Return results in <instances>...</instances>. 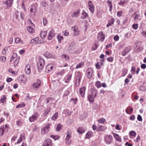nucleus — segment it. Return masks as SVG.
<instances>
[{
  "mask_svg": "<svg viewBox=\"0 0 146 146\" xmlns=\"http://www.w3.org/2000/svg\"><path fill=\"white\" fill-rule=\"evenodd\" d=\"M67 49L70 53L73 54L77 53L78 52L77 48H76L75 43L72 42L69 44L68 46L67 47Z\"/></svg>",
  "mask_w": 146,
  "mask_h": 146,
  "instance_id": "f257e3e1",
  "label": "nucleus"
},
{
  "mask_svg": "<svg viewBox=\"0 0 146 146\" xmlns=\"http://www.w3.org/2000/svg\"><path fill=\"white\" fill-rule=\"evenodd\" d=\"M44 63L45 62L43 58L40 57L38 58V61L37 63V68L39 71L43 68Z\"/></svg>",
  "mask_w": 146,
  "mask_h": 146,
  "instance_id": "f03ea898",
  "label": "nucleus"
},
{
  "mask_svg": "<svg viewBox=\"0 0 146 146\" xmlns=\"http://www.w3.org/2000/svg\"><path fill=\"white\" fill-rule=\"evenodd\" d=\"M41 83L40 80L37 79L36 81L32 85L33 88L35 90H38L40 87Z\"/></svg>",
  "mask_w": 146,
  "mask_h": 146,
  "instance_id": "7ed1b4c3",
  "label": "nucleus"
},
{
  "mask_svg": "<svg viewBox=\"0 0 146 146\" xmlns=\"http://www.w3.org/2000/svg\"><path fill=\"white\" fill-rule=\"evenodd\" d=\"M50 125V123H48L45 125V127L42 128L41 130L42 134H44L47 133L49 131Z\"/></svg>",
  "mask_w": 146,
  "mask_h": 146,
  "instance_id": "20e7f679",
  "label": "nucleus"
},
{
  "mask_svg": "<svg viewBox=\"0 0 146 146\" xmlns=\"http://www.w3.org/2000/svg\"><path fill=\"white\" fill-rule=\"evenodd\" d=\"M71 133L70 132H68L66 133V137L65 139V144L66 145H69L70 144L71 141L70 139L71 138Z\"/></svg>",
  "mask_w": 146,
  "mask_h": 146,
  "instance_id": "39448f33",
  "label": "nucleus"
},
{
  "mask_svg": "<svg viewBox=\"0 0 146 146\" xmlns=\"http://www.w3.org/2000/svg\"><path fill=\"white\" fill-rule=\"evenodd\" d=\"M81 76V74L80 72H78L75 82V85L76 87H78L80 85Z\"/></svg>",
  "mask_w": 146,
  "mask_h": 146,
  "instance_id": "423d86ee",
  "label": "nucleus"
},
{
  "mask_svg": "<svg viewBox=\"0 0 146 146\" xmlns=\"http://www.w3.org/2000/svg\"><path fill=\"white\" fill-rule=\"evenodd\" d=\"M88 7L90 12L93 13L94 11V6L92 2L90 1L87 4Z\"/></svg>",
  "mask_w": 146,
  "mask_h": 146,
  "instance_id": "0eeeda50",
  "label": "nucleus"
},
{
  "mask_svg": "<svg viewBox=\"0 0 146 146\" xmlns=\"http://www.w3.org/2000/svg\"><path fill=\"white\" fill-rule=\"evenodd\" d=\"M37 11V9L35 6L33 5H31L30 11L31 14V16L33 17L35 15V13Z\"/></svg>",
  "mask_w": 146,
  "mask_h": 146,
  "instance_id": "6e6552de",
  "label": "nucleus"
},
{
  "mask_svg": "<svg viewBox=\"0 0 146 146\" xmlns=\"http://www.w3.org/2000/svg\"><path fill=\"white\" fill-rule=\"evenodd\" d=\"M104 141L107 144H110L111 143L113 139V137L110 135L106 136L104 137Z\"/></svg>",
  "mask_w": 146,
  "mask_h": 146,
  "instance_id": "1a4fd4ad",
  "label": "nucleus"
},
{
  "mask_svg": "<svg viewBox=\"0 0 146 146\" xmlns=\"http://www.w3.org/2000/svg\"><path fill=\"white\" fill-rule=\"evenodd\" d=\"M105 38V35L102 31L100 32L98 34L97 39L101 42L104 41Z\"/></svg>",
  "mask_w": 146,
  "mask_h": 146,
  "instance_id": "9d476101",
  "label": "nucleus"
},
{
  "mask_svg": "<svg viewBox=\"0 0 146 146\" xmlns=\"http://www.w3.org/2000/svg\"><path fill=\"white\" fill-rule=\"evenodd\" d=\"M37 116V113L36 112H35L33 114L29 117V120L30 122H35L36 120Z\"/></svg>",
  "mask_w": 146,
  "mask_h": 146,
  "instance_id": "9b49d317",
  "label": "nucleus"
},
{
  "mask_svg": "<svg viewBox=\"0 0 146 146\" xmlns=\"http://www.w3.org/2000/svg\"><path fill=\"white\" fill-rule=\"evenodd\" d=\"M55 35L54 31L53 30L50 31L48 34V39L49 40H51Z\"/></svg>",
  "mask_w": 146,
  "mask_h": 146,
  "instance_id": "f8f14e48",
  "label": "nucleus"
},
{
  "mask_svg": "<svg viewBox=\"0 0 146 146\" xmlns=\"http://www.w3.org/2000/svg\"><path fill=\"white\" fill-rule=\"evenodd\" d=\"M52 140L50 139L45 140L44 142L43 146H52Z\"/></svg>",
  "mask_w": 146,
  "mask_h": 146,
  "instance_id": "ddd939ff",
  "label": "nucleus"
},
{
  "mask_svg": "<svg viewBox=\"0 0 146 146\" xmlns=\"http://www.w3.org/2000/svg\"><path fill=\"white\" fill-rule=\"evenodd\" d=\"M72 29L73 30V35L74 36L78 35L80 33V31L78 28L76 26L73 27H72Z\"/></svg>",
  "mask_w": 146,
  "mask_h": 146,
  "instance_id": "4468645a",
  "label": "nucleus"
},
{
  "mask_svg": "<svg viewBox=\"0 0 146 146\" xmlns=\"http://www.w3.org/2000/svg\"><path fill=\"white\" fill-rule=\"evenodd\" d=\"M86 90V88L85 86L80 88L79 93L82 97H84V96Z\"/></svg>",
  "mask_w": 146,
  "mask_h": 146,
  "instance_id": "2eb2a0df",
  "label": "nucleus"
},
{
  "mask_svg": "<svg viewBox=\"0 0 146 146\" xmlns=\"http://www.w3.org/2000/svg\"><path fill=\"white\" fill-rule=\"evenodd\" d=\"M106 7H108L109 8V11L111 12L113 7L112 2L110 0H108L106 1Z\"/></svg>",
  "mask_w": 146,
  "mask_h": 146,
  "instance_id": "dca6fc26",
  "label": "nucleus"
},
{
  "mask_svg": "<svg viewBox=\"0 0 146 146\" xmlns=\"http://www.w3.org/2000/svg\"><path fill=\"white\" fill-rule=\"evenodd\" d=\"M25 139L24 134V133H21L20 135V137L18 139L17 142L15 144H18L21 142L22 141Z\"/></svg>",
  "mask_w": 146,
  "mask_h": 146,
  "instance_id": "f3484780",
  "label": "nucleus"
},
{
  "mask_svg": "<svg viewBox=\"0 0 146 146\" xmlns=\"http://www.w3.org/2000/svg\"><path fill=\"white\" fill-rule=\"evenodd\" d=\"M13 0H7L3 4L6 5L7 7H10L12 5Z\"/></svg>",
  "mask_w": 146,
  "mask_h": 146,
  "instance_id": "a211bd4d",
  "label": "nucleus"
},
{
  "mask_svg": "<svg viewBox=\"0 0 146 146\" xmlns=\"http://www.w3.org/2000/svg\"><path fill=\"white\" fill-rule=\"evenodd\" d=\"M54 67V65L52 64H49L46 67V70L47 72H49L52 70Z\"/></svg>",
  "mask_w": 146,
  "mask_h": 146,
  "instance_id": "6ab92c4d",
  "label": "nucleus"
},
{
  "mask_svg": "<svg viewBox=\"0 0 146 146\" xmlns=\"http://www.w3.org/2000/svg\"><path fill=\"white\" fill-rule=\"evenodd\" d=\"M93 72L92 69V68H89L87 71V76L89 78H91Z\"/></svg>",
  "mask_w": 146,
  "mask_h": 146,
  "instance_id": "aec40b11",
  "label": "nucleus"
},
{
  "mask_svg": "<svg viewBox=\"0 0 146 146\" xmlns=\"http://www.w3.org/2000/svg\"><path fill=\"white\" fill-rule=\"evenodd\" d=\"M130 50L129 48L126 47L122 52V55L123 56H125Z\"/></svg>",
  "mask_w": 146,
  "mask_h": 146,
  "instance_id": "412c9836",
  "label": "nucleus"
},
{
  "mask_svg": "<svg viewBox=\"0 0 146 146\" xmlns=\"http://www.w3.org/2000/svg\"><path fill=\"white\" fill-rule=\"evenodd\" d=\"M26 78L23 76L19 77V81L20 83H25L26 82Z\"/></svg>",
  "mask_w": 146,
  "mask_h": 146,
  "instance_id": "4be33fe9",
  "label": "nucleus"
},
{
  "mask_svg": "<svg viewBox=\"0 0 146 146\" xmlns=\"http://www.w3.org/2000/svg\"><path fill=\"white\" fill-rule=\"evenodd\" d=\"M25 71L26 73L27 74H29L31 72V66L29 64L26 65L25 69Z\"/></svg>",
  "mask_w": 146,
  "mask_h": 146,
  "instance_id": "5701e85b",
  "label": "nucleus"
},
{
  "mask_svg": "<svg viewBox=\"0 0 146 146\" xmlns=\"http://www.w3.org/2000/svg\"><path fill=\"white\" fill-rule=\"evenodd\" d=\"M113 135L116 141L119 142H121V140L119 137V135L115 133H113Z\"/></svg>",
  "mask_w": 146,
  "mask_h": 146,
  "instance_id": "b1692460",
  "label": "nucleus"
},
{
  "mask_svg": "<svg viewBox=\"0 0 146 146\" xmlns=\"http://www.w3.org/2000/svg\"><path fill=\"white\" fill-rule=\"evenodd\" d=\"M95 98V96L90 94L88 96L89 101L90 102H93L94 101V99Z\"/></svg>",
  "mask_w": 146,
  "mask_h": 146,
  "instance_id": "393cba45",
  "label": "nucleus"
},
{
  "mask_svg": "<svg viewBox=\"0 0 146 146\" xmlns=\"http://www.w3.org/2000/svg\"><path fill=\"white\" fill-rule=\"evenodd\" d=\"M85 130L86 129L82 127H80L77 130V131L79 133L82 134L85 132Z\"/></svg>",
  "mask_w": 146,
  "mask_h": 146,
  "instance_id": "a878e982",
  "label": "nucleus"
},
{
  "mask_svg": "<svg viewBox=\"0 0 146 146\" xmlns=\"http://www.w3.org/2000/svg\"><path fill=\"white\" fill-rule=\"evenodd\" d=\"M115 20L114 18H111L108 21V23L106 25L107 27L111 26L114 23Z\"/></svg>",
  "mask_w": 146,
  "mask_h": 146,
  "instance_id": "bb28decb",
  "label": "nucleus"
},
{
  "mask_svg": "<svg viewBox=\"0 0 146 146\" xmlns=\"http://www.w3.org/2000/svg\"><path fill=\"white\" fill-rule=\"evenodd\" d=\"M61 58L64 60L68 61L70 58L69 56L66 54H63L61 56Z\"/></svg>",
  "mask_w": 146,
  "mask_h": 146,
  "instance_id": "cd10ccee",
  "label": "nucleus"
},
{
  "mask_svg": "<svg viewBox=\"0 0 146 146\" xmlns=\"http://www.w3.org/2000/svg\"><path fill=\"white\" fill-rule=\"evenodd\" d=\"M63 116L66 117L70 115V113L68 110H65L62 113Z\"/></svg>",
  "mask_w": 146,
  "mask_h": 146,
  "instance_id": "c85d7f7f",
  "label": "nucleus"
},
{
  "mask_svg": "<svg viewBox=\"0 0 146 146\" xmlns=\"http://www.w3.org/2000/svg\"><path fill=\"white\" fill-rule=\"evenodd\" d=\"M91 94L94 96L95 97L96 96V95L97 93V90L94 89H92L91 90Z\"/></svg>",
  "mask_w": 146,
  "mask_h": 146,
  "instance_id": "c756f323",
  "label": "nucleus"
},
{
  "mask_svg": "<svg viewBox=\"0 0 146 146\" xmlns=\"http://www.w3.org/2000/svg\"><path fill=\"white\" fill-rule=\"evenodd\" d=\"M27 29L28 32L31 33H34L35 32L34 29L31 26L27 27Z\"/></svg>",
  "mask_w": 146,
  "mask_h": 146,
  "instance_id": "7c9ffc66",
  "label": "nucleus"
},
{
  "mask_svg": "<svg viewBox=\"0 0 146 146\" xmlns=\"http://www.w3.org/2000/svg\"><path fill=\"white\" fill-rule=\"evenodd\" d=\"M93 134V133L92 132L88 131L86 133L85 138L87 139H89L92 137Z\"/></svg>",
  "mask_w": 146,
  "mask_h": 146,
  "instance_id": "2f4dec72",
  "label": "nucleus"
},
{
  "mask_svg": "<svg viewBox=\"0 0 146 146\" xmlns=\"http://www.w3.org/2000/svg\"><path fill=\"white\" fill-rule=\"evenodd\" d=\"M5 127L4 125L1 126L0 127V136H2L4 135V133Z\"/></svg>",
  "mask_w": 146,
  "mask_h": 146,
  "instance_id": "473e14b6",
  "label": "nucleus"
},
{
  "mask_svg": "<svg viewBox=\"0 0 146 146\" xmlns=\"http://www.w3.org/2000/svg\"><path fill=\"white\" fill-rule=\"evenodd\" d=\"M38 37H36L33 39H32L30 43L31 44L35 43V44H38Z\"/></svg>",
  "mask_w": 146,
  "mask_h": 146,
  "instance_id": "72a5a7b5",
  "label": "nucleus"
},
{
  "mask_svg": "<svg viewBox=\"0 0 146 146\" xmlns=\"http://www.w3.org/2000/svg\"><path fill=\"white\" fill-rule=\"evenodd\" d=\"M47 34V31H41L40 33V36L42 38H45Z\"/></svg>",
  "mask_w": 146,
  "mask_h": 146,
  "instance_id": "f704fd0d",
  "label": "nucleus"
},
{
  "mask_svg": "<svg viewBox=\"0 0 146 146\" xmlns=\"http://www.w3.org/2000/svg\"><path fill=\"white\" fill-rule=\"evenodd\" d=\"M88 17V14L87 13L84 11H83L82 13V17L81 18L82 19H84Z\"/></svg>",
  "mask_w": 146,
  "mask_h": 146,
  "instance_id": "c9c22d12",
  "label": "nucleus"
},
{
  "mask_svg": "<svg viewBox=\"0 0 146 146\" xmlns=\"http://www.w3.org/2000/svg\"><path fill=\"white\" fill-rule=\"evenodd\" d=\"M15 42L17 44L22 43V40L19 38H15Z\"/></svg>",
  "mask_w": 146,
  "mask_h": 146,
  "instance_id": "e433bc0d",
  "label": "nucleus"
},
{
  "mask_svg": "<svg viewBox=\"0 0 146 146\" xmlns=\"http://www.w3.org/2000/svg\"><path fill=\"white\" fill-rule=\"evenodd\" d=\"M44 56L47 58H52V54L49 52H46L44 54Z\"/></svg>",
  "mask_w": 146,
  "mask_h": 146,
  "instance_id": "4c0bfd02",
  "label": "nucleus"
},
{
  "mask_svg": "<svg viewBox=\"0 0 146 146\" xmlns=\"http://www.w3.org/2000/svg\"><path fill=\"white\" fill-rule=\"evenodd\" d=\"M72 77V75L70 74L68 75L65 80V82L66 83H68L70 81Z\"/></svg>",
  "mask_w": 146,
  "mask_h": 146,
  "instance_id": "58836bf2",
  "label": "nucleus"
},
{
  "mask_svg": "<svg viewBox=\"0 0 146 146\" xmlns=\"http://www.w3.org/2000/svg\"><path fill=\"white\" fill-rule=\"evenodd\" d=\"M84 64V63L83 62H80L76 66V69H78L80 68H82L83 66V65Z\"/></svg>",
  "mask_w": 146,
  "mask_h": 146,
  "instance_id": "ea45409f",
  "label": "nucleus"
},
{
  "mask_svg": "<svg viewBox=\"0 0 146 146\" xmlns=\"http://www.w3.org/2000/svg\"><path fill=\"white\" fill-rule=\"evenodd\" d=\"M133 111V109L132 108H127L125 110V111L128 114H131Z\"/></svg>",
  "mask_w": 146,
  "mask_h": 146,
  "instance_id": "a19ab883",
  "label": "nucleus"
},
{
  "mask_svg": "<svg viewBox=\"0 0 146 146\" xmlns=\"http://www.w3.org/2000/svg\"><path fill=\"white\" fill-rule=\"evenodd\" d=\"M80 13V11L79 10H78L74 13L72 15V17H77Z\"/></svg>",
  "mask_w": 146,
  "mask_h": 146,
  "instance_id": "79ce46f5",
  "label": "nucleus"
},
{
  "mask_svg": "<svg viewBox=\"0 0 146 146\" xmlns=\"http://www.w3.org/2000/svg\"><path fill=\"white\" fill-rule=\"evenodd\" d=\"M106 120L105 119L102 118H100L98 120V122L100 123L103 124L106 121Z\"/></svg>",
  "mask_w": 146,
  "mask_h": 146,
  "instance_id": "37998d69",
  "label": "nucleus"
},
{
  "mask_svg": "<svg viewBox=\"0 0 146 146\" xmlns=\"http://www.w3.org/2000/svg\"><path fill=\"white\" fill-rule=\"evenodd\" d=\"M57 38L58 40V42L59 43H60L61 40L63 39V37L62 36H61L60 35H58L57 36Z\"/></svg>",
  "mask_w": 146,
  "mask_h": 146,
  "instance_id": "c03bdc74",
  "label": "nucleus"
},
{
  "mask_svg": "<svg viewBox=\"0 0 146 146\" xmlns=\"http://www.w3.org/2000/svg\"><path fill=\"white\" fill-rule=\"evenodd\" d=\"M58 113H55L52 116L51 119L53 120H55L58 117Z\"/></svg>",
  "mask_w": 146,
  "mask_h": 146,
  "instance_id": "a18cd8bd",
  "label": "nucleus"
},
{
  "mask_svg": "<svg viewBox=\"0 0 146 146\" xmlns=\"http://www.w3.org/2000/svg\"><path fill=\"white\" fill-rule=\"evenodd\" d=\"M25 104L24 103L22 102L20 104H18L16 106L17 108H23L25 106Z\"/></svg>",
  "mask_w": 146,
  "mask_h": 146,
  "instance_id": "49530a36",
  "label": "nucleus"
},
{
  "mask_svg": "<svg viewBox=\"0 0 146 146\" xmlns=\"http://www.w3.org/2000/svg\"><path fill=\"white\" fill-rule=\"evenodd\" d=\"M50 108H47V109H46L44 111V116H46L48 113L50 112Z\"/></svg>",
  "mask_w": 146,
  "mask_h": 146,
  "instance_id": "de8ad7c7",
  "label": "nucleus"
},
{
  "mask_svg": "<svg viewBox=\"0 0 146 146\" xmlns=\"http://www.w3.org/2000/svg\"><path fill=\"white\" fill-rule=\"evenodd\" d=\"M129 135L130 136L135 137L136 135V133L135 131H132L130 132Z\"/></svg>",
  "mask_w": 146,
  "mask_h": 146,
  "instance_id": "09e8293b",
  "label": "nucleus"
},
{
  "mask_svg": "<svg viewBox=\"0 0 146 146\" xmlns=\"http://www.w3.org/2000/svg\"><path fill=\"white\" fill-rule=\"evenodd\" d=\"M140 15L139 14H136L135 15V17L134 18V19L135 21H137L139 18L140 17Z\"/></svg>",
  "mask_w": 146,
  "mask_h": 146,
  "instance_id": "8fccbe9b",
  "label": "nucleus"
},
{
  "mask_svg": "<svg viewBox=\"0 0 146 146\" xmlns=\"http://www.w3.org/2000/svg\"><path fill=\"white\" fill-rule=\"evenodd\" d=\"M6 96L5 95L3 96V97H2L1 98L0 100V101L1 102L3 103L6 100Z\"/></svg>",
  "mask_w": 146,
  "mask_h": 146,
  "instance_id": "3c124183",
  "label": "nucleus"
},
{
  "mask_svg": "<svg viewBox=\"0 0 146 146\" xmlns=\"http://www.w3.org/2000/svg\"><path fill=\"white\" fill-rule=\"evenodd\" d=\"M17 56V54L16 53H13V55L11 58V59L10 60V61L11 62L14 59L16 58Z\"/></svg>",
  "mask_w": 146,
  "mask_h": 146,
  "instance_id": "603ef678",
  "label": "nucleus"
},
{
  "mask_svg": "<svg viewBox=\"0 0 146 146\" xmlns=\"http://www.w3.org/2000/svg\"><path fill=\"white\" fill-rule=\"evenodd\" d=\"M19 58H17L15 59V61H14V66L15 67H16L17 65L19 63Z\"/></svg>",
  "mask_w": 146,
  "mask_h": 146,
  "instance_id": "864d4df0",
  "label": "nucleus"
},
{
  "mask_svg": "<svg viewBox=\"0 0 146 146\" xmlns=\"http://www.w3.org/2000/svg\"><path fill=\"white\" fill-rule=\"evenodd\" d=\"M50 137L51 138H53L55 140L58 139L60 138L59 136L58 135H51Z\"/></svg>",
  "mask_w": 146,
  "mask_h": 146,
  "instance_id": "5fc2aeb1",
  "label": "nucleus"
},
{
  "mask_svg": "<svg viewBox=\"0 0 146 146\" xmlns=\"http://www.w3.org/2000/svg\"><path fill=\"white\" fill-rule=\"evenodd\" d=\"M95 86L98 88H100L101 86L100 82L99 81L96 82L95 84Z\"/></svg>",
  "mask_w": 146,
  "mask_h": 146,
  "instance_id": "6e6d98bb",
  "label": "nucleus"
},
{
  "mask_svg": "<svg viewBox=\"0 0 146 146\" xmlns=\"http://www.w3.org/2000/svg\"><path fill=\"white\" fill-rule=\"evenodd\" d=\"M125 1L124 0H120L119 2L118 3V5H121L122 6L124 5V4L125 3Z\"/></svg>",
  "mask_w": 146,
  "mask_h": 146,
  "instance_id": "4d7b16f0",
  "label": "nucleus"
},
{
  "mask_svg": "<svg viewBox=\"0 0 146 146\" xmlns=\"http://www.w3.org/2000/svg\"><path fill=\"white\" fill-rule=\"evenodd\" d=\"M62 127V125H61L59 124L58 125L56 128V131H59L61 129Z\"/></svg>",
  "mask_w": 146,
  "mask_h": 146,
  "instance_id": "13d9d810",
  "label": "nucleus"
},
{
  "mask_svg": "<svg viewBox=\"0 0 146 146\" xmlns=\"http://www.w3.org/2000/svg\"><path fill=\"white\" fill-rule=\"evenodd\" d=\"M138 25L137 24H133L132 25V27L135 30H136L138 28Z\"/></svg>",
  "mask_w": 146,
  "mask_h": 146,
  "instance_id": "bf43d9fd",
  "label": "nucleus"
},
{
  "mask_svg": "<svg viewBox=\"0 0 146 146\" xmlns=\"http://www.w3.org/2000/svg\"><path fill=\"white\" fill-rule=\"evenodd\" d=\"M23 122L21 120H19L17 121V125L18 126H21L22 125Z\"/></svg>",
  "mask_w": 146,
  "mask_h": 146,
  "instance_id": "052dcab7",
  "label": "nucleus"
},
{
  "mask_svg": "<svg viewBox=\"0 0 146 146\" xmlns=\"http://www.w3.org/2000/svg\"><path fill=\"white\" fill-rule=\"evenodd\" d=\"M139 90L141 91H144L146 90V88L144 86H141L139 87Z\"/></svg>",
  "mask_w": 146,
  "mask_h": 146,
  "instance_id": "680f3d73",
  "label": "nucleus"
},
{
  "mask_svg": "<svg viewBox=\"0 0 146 146\" xmlns=\"http://www.w3.org/2000/svg\"><path fill=\"white\" fill-rule=\"evenodd\" d=\"M0 60L2 62H5L6 60V58L4 56H2L0 58Z\"/></svg>",
  "mask_w": 146,
  "mask_h": 146,
  "instance_id": "e2e57ef3",
  "label": "nucleus"
},
{
  "mask_svg": "<svg viewBox=\"0 0 146 146\" xmlns=\"http://www.w3.org/2000/svg\"><path fill=\"white\" fill-rule=\"evenodd\" d=\"M18 13L17 12H16L14 15V18L16 20H18Z\"/></svg>",
  "mask_w": 146,
  "mask_h": 146,
  "instance_id": "0e129e2a",
  "label": "nucleus"
},
{
  "mask_svg": "<svg viewBox=\"0 0 146 146\" xmlns=\"http://www.w3.org/2000/svg\"><path fill=\"white\" fill-rule=\"evenodd\" d=\"M123 14V12L122 11H119L117 12V15L118 17H120L122 16Z\"/></svg>",
  "mask_w": 146,
  "mask_h": 146,
  "instance_id": "69168bd1",
  "label": "nucleus"
},
{
  "mask_svg": "<svg viewBox=\"0 0 146 146\" xmlns=\"http://www.w3.org/2000/svg\"><path fill=\"white\" fill-rule=\"evenodd\" d=\"M127 70L126 69H124L123 70L122 76H124L127 73Z\"/></svg>",
  "mask_w": 146,
  "mask_h": 146,
  "instance_id": "338daca9",
  "label": "nucleus"
},
{
  "mask_svg": "<svg viewBox=\"0 0 146 146\" xmlns=\"http://www.w3.org/2000/svg\"><path fill=\"white\" fill-rule=\"evenodd\" d=\"M37 42L38 44H42L44 42V41L43 39H41L39 40V38L38 39Z\"/></svg>",
  "mask_w": 146,
  "mask_h": 146,
  "instance_id": "774afa93",
  "label": "nucleus"
}]
</instances>
